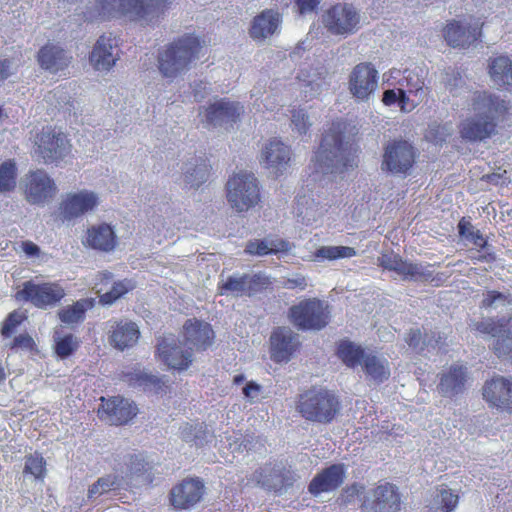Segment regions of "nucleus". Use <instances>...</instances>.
I'll return each mask as SVG.
<instances>
[{
  "label": "nucleus",
  "mask_w": 512,
  "mask_h": 512,
  "mask_svg": "<svg viewBox=\"0 0 512 512\" xmlns=\"http://www.w3.org/2000/svg\"><path fill=\"white\" fill-rule=\"evenodd\" d=\"M476 114L466 118L460 125V135L470 142H481L497 133L498 124L508 114L506 102L486 91H478L472 99Z\"/></svg>",
  "instance_id": "1"
},
{
  "label": "nucleus",
  "mask_w": 512,
  "mask_h": 512,
  "mask_svg": "<svg viewBox=\"0 0 512 512\" xmlns=\"http://www.w3.org/2000/svg\"><path fill=\"white\" fill-rule=\"evenodd\" d=\"M345 126L341 120L333 122L330 129L323 134L314 157L317 172L343 173L358 166L357 149L343 141Z\"/></svg>",
  "instance_id": "2"
},
{
  "label": "nucleus",
  "mask_w": 512,
  "mask_h": 512,
  "mask_svg": "<svg viewBox=\"0 0 512 512\" xmlns=\"http://www.w3.org/2000/svg\"><path fill=\"white\" fill-rule=\"evenodd\" d=\"M170 5L171 0H97L91 17L107 20L123 15L151 22L163 16Z\"/></svg>",
  "instance_id": "3"
},
{
  "label": "nucleus",
  "mask_w": 512,
  "mask_h": 512,
  "mask_svg": "<svg viewBox=\"0 0 512 512\" xmlns=\"http://www.w3.org/2000/svg\"><path fill=\"white\" fill-rule=\"evenodd\" d=\"M295 408L307 421L330 424L340 413L341 402L332 390L312 386L298 395Z\"/></svg>",
  "instance_id": "4"
},
{
  "label": "nucleus",
  "mask_w": 512,
  "mask_h": 512,
  "mask_svg": "<svg viewBox=\"0 0 512 512\" xmlns=\"http://www.w3.org/2000/svg\"><path fill=\"white\" fill-rule=\"evenodd\" d=\"M201 44L197 37L185 35L172 42L160 53L158 66L164 77H174L189 68L198 56Z\"/></svg>",
  "instance_id": "5"
},
{
  "label": "nucleus",
  "mask_w": 512,
  "mask_h": 512,
  "mask_svg": "<svg viewBox=\"0 0 512 512\" xmlns=\"http://www.w3.org/2000/svg\"><path fill=\"white\" fill-rule=\"evenodd\" d=\"M65 295V289L58 281L35 283L29 280L22 284L15 298L18 301L29 302L36 308L47 309L59 304Z\"/></svg>",
  "instance_id": "6"
},
{
  "label": "nucleus",
  "mask_w": 512,
  "mask_h": 512,
  "mask_svg": "<svg viewBox=\"0 0 512 512\" xmlns=\"http://www.w3.org/2000/svg\"><path fill=\"white\" fill-rule=\"evenodd\" d=\"M227 199L238 212L249 210L260 200L257 179L252 173H238L227 182Z\"/></svg>",
  "instance_id": "7"
},
{
  "label": "nucleus",
  "mask_w": 512,
  "mask_h": 512,
  "mask_svg": "<svg viewBox=\"0 0 512 512\" xmlns=\"http://www.w3.org/2000/svg\"><path fill=\"white\" fill-rule=\"evenodd\" d=\"M289 318L302 330H320L328 324L327 307L319 299H305L289 309Z\"/></svg>",
  "instance_id": "8"
},
{
  "label": "nucleus",
  "mask_w": 512,
  "mask_h": 512,
  "mask_svg": "<svg viewBox=\"0 0 512 512\" xmlns=\"http://www.w3.org/2000/svg\"><path fill=\"white\" fill-rule=\"evenodd\" d=\"M417 152L406 140L388 143L383 154L382 169L396 175H407L416 162Z\"/></svg>",
  "instance_id": "9"
},
{
  "label": "nucleus",
  "mask_w": 512,
  "mask_h": 512,
  "mask_svg": "<svg viewBox=\"0 0 512 512\" xmlns=\"http://www.w3.org/2000/svg\"><path fill=\"white\" fill-rule=\"evenodd\" d=\"M36 153L43 159L44 163H57L67 156L71 151V144L66 135L56 132L55 128L44 127L35 138Z\"/></svg>",
  "instance_id": "10"
},
{
  "label": "nucleus",
  "mask_w": 512,
  "mask_h": 512,
  "mask_svg": "<svg viewBox=\"0 0 512 512\" xmlns=\"http://www.w3.org/2000/svg\"><path fill=\"white\" fill-rule=\"evenodd\" d=\"M401 494L398 487L383 482L372 488L361 504V512H400Z\"/></svg>",
  "instance_id": "11"
},
{
  "label": "nucleus",
  "mask_w": 512,
  "mask_h": 512,
  "mask_svg": "<svg viewBox=\"0 0 512 512\" xmlns=\"http://www.w3.org/2000/svg\"><path fill=\"white\" fill-rule=\"evenodd\" d=\"M401 95V111L409 113L418 105L427 102L430 89L425 86L423 77L415 70L405 69L398 80Z\"/></svg>",
  "instance_id": "12"
},
{
  "label": "nucleus",
  "mask_w": 512,
  "mask_h": 512,
  "mask_svg": "<svg viewBox=\"0 0 512 512\" xmlns=\"http://www.w3.org/2000/svg\"><path fill=\"white\" fill-rule=\"evenodd\" d=\"M474 329L482 334L497 337L494 352L498 357H507L512 361V317L488 318L474 324Z\"/></svg>",
  "instance_id": "13"
},
{
  "label": "nucleus",
  "mask_w": 512,
  "mask_h": 512,
  "mask_svg": "<svg viewBox=\"0 0 512 512\" xmlns=\"http://www.w3.org/2000/svg\"><path fill=\"white\" fill-rule=\"evenodd\" d=\"M360 17L352 5L337 3L332 5L323 15V23L334 35L354 33L359 25Z\"/></svg>",
  "instance_id": "14"
},
{
  "label": "nucleus",
  "mask_w": 512,
  "mask_h": 512,
  "mask_svg": "<svg viewBox=\"0 0 512 512\" xmlns=\"http://www.w3.org/2000/svg\"><path fill=\"white\" fill-rule=\"evenodd\" d=\"M205 494V485L198 477H188L175 485L169 493L171 506L176 510H188L198 504Z\"/></svg>",
  "instance_id": "15"
},
{
  "label": "nucleus",
  "mask_w": 512,
  "mask_h": 512,
  "mask_svg": "<svg viewBox=\"0 0 512 512\" xmlns=\"http://www.w3.org/2000/svg\"><path fill=\"white\" fill-rule=\"evenodd\" d=\"M378 71L368 62L357 64L351 71L348 81L350 93L358 100H368L378 86Z\"/></svg>",
  "instance_id": "16"
},
{
  "label": "nucleus",
  "mask_w": 512,
  "mask_h": 512,
  "mask_svg": "<svg viewBox=\"0 0 512 512\" xmlns=\"http://www.w3.org/2000/svg\"><path fill=\"white\" fill-rule=\"evenodd\" d=\"M181 335L188 348L196 352L206 351L215 341L212 325L195 317L184 322Z\"/></svg>",
  "instance_id": "17"
},
{
  "label": "nucleus",
  "mask_w": 512,
  "mask_h": 512,
  "mask_svg": "<svg viewBox=\"0 0 512 512\" xmlns=\"http://www.w3.org/2000/svg\"><path fill=\"white\" fill-rule=\"evenodd\" d=\"M100 400L98 416L111 425H125L137 415V406L121 396L101 397Z\"/></svg>",
  "instance_id": "18"
},
{
  "label": "nucleus",
  "mask_w": 512,
  "mask_h": 512,
  "mask_svg": "<svg viewBox=\"0 0 512 512\" xmlns=\"http://www.w3.org/2000/svg\"><path fill=\"white\" fill-rule=\"evenodd\" d=\"M156 357L170 369L178 371L186 370L193 361L192 350L183 349L174 336L158 339Z\"/></svg>",
  "instance_id": "19"
},
{
  "label": "nucleus",
  "mask_w": 512,
  "mask_h": 512,
  "mask_svg": "<svg viewBox=\"0 0 512 512\" xmlns=\"http://www.w3.org/2000/svg\"><path fill=\"white\" fill-rule=\"evenodd\" d=\"M272 284L268 276L244 274L241 277H228L225 282L219 284L218 289L221 295L231 293L236 296H251L257 292L267 289Z\"/></svg>",
  "instance_id": "20"
},
{
  "label": "nucleus",
  "mask_w": 512,
  "mask_h": 512,
  "mask_svg": "<svg viewBox=\"0 0 512 512\" xmlns=\"http://www.w3.org/2000/svg\"><path fill=\"white\" fill-rule=\"evenodd\" d=\"M380 265L389 271H394L401 275L403 279L424 280L433 279V273L428 269L431 265L423 266L417 263H411L404 260L398 254H383L380 259Z\"/></svg>",
  "instance_id": "21"
},
{
  "label": "nucleus",
  "mask_w": 512,
  "mask_h": 512,
  "mask_svg": "<svg viewBox=\"0 0 512 512\" xmlns=\"http://www.w3.org/2000/svg\"><path fill=\"white\" fill-rule=\"evenodd\" d=\"M482 395L491 406L512 413V381L496 376L485 382Z\"/></svg>",
  "instance_id": "22"
},
{
  "label": "nucleus",
  "mask_w": 512,
  "mask_h": 512,
  "mask_svg": "<svg viewBox=\"0 0 512 512\" xmlns=\"http://www.w3.org/2000/svg\"><path fill=\"white\" fill-rule=\"evenodd\" d=\"M299 347L298 336L285 327H277L270 336V355L276 363L288 362Z\"/></svg>",
  "instance_id": "23"
},
{
  "label": "nucleus",
  "mask_w": 512,
  "mask_h": 512,
  "mask_svg": "<svg viewBox=\"0 0 512 512\" xmlns=\"http://www.w3.org/2000/svg\"><path fill=\"white\" fill-rule=\"evenodd\" d=\"M459 236L472 243L479 252L476 256H470L471 260L476 262L492 263L496 261V254L493 251H485L488 248V238L476 229L467 217H462L457 225Z\"/></svg>",
  "instance_id": "24"
},
{
  "label": "nucleus",
  "mask_w": 512,
  "mask_h": 512,
  "mask_svg": "<svg viewBox=\"0 0 512 512\" xmlns=\"http://www.w3.org/2000/svg\"><path fill=\"white\" fill-rule=\"evenodd\" d=\"M54 181L43 170L32 171L27 176L25 194L28 202L42 204L56 193Z\"/></svg>",
  "instance_id": "25"
},
{
  "label": "nucleus",
  "mask_w": 512,
  "mask_h": 512,
  "mask_svg": "<svg viewBox=\"0 0 512 512\" xmlns=\"http://www.w3.org/2000/svg\"><path fill=\"white\" fill-rule=\"evenodd\" d=\"M346 469L344 464H332L318 472L308 485V492L313 496L332 492L344 482Z\"/></svg>",
  "instance_id": "26"
},
{
  "label": "nucleus",
  "mask_w": 512,
  "mask_h": 512,
  "mask_svg": "<svg viewBox=\"0 0 512 512\" xmlns=\"http://www.w3.org/2000/svg\"><path fill=\"white\" fill-rule=\"evenodd\" d=\"M139 337V328L132 321H114L108 331L110 345L120 351L133 347L138 342Z\"/></svg>",
  "instance_id": "27"
},
{
  "label": "nucleus",
  "mask_w": 512,
  "mask_h": 512,
  "mask_svg": "<svg viewBox=\"0 0 512 512\" xmlns=\"http://www.w3.org/2000/svg\"><path fill=\"white\" fill-rule=\"evenodd\" d=\"M484 23L473 28H465L458 21H450L443 31L447 44L453 48H466L482 36Z\"/></svg>",
  "instance_id": "28"
},
{
  "label": "nucleus",
  "mask_w": 512,
  "mask_h": 512,
  "mask_svg": "<svg viewBox=\"0 0 512 512\" xmlns=\"http://www.w3.org/2000/svg\"><path fill=\"white\" fill-rule=\"evenodd\" d=\"M243 112L242 106L225 100L217 101L206 108L205 122L207 125L235 123Z\"/></svg>",
  "instance_id": "29"
},
{
  "label": "nucleus",
  "mask_w": 512,
  "mask_h": 512,
  "mask_svg": "<svg viewBox=\"0 0 512 512\" xmlns=\"http://www.w3.org/2000/svg\"><path fill=\"white\" fill-rule=\"evenodd\" d=\"M98 203L93 192L69 194L61 204V212L65 219L76 218L92 210Z\"/></svg>",
  "instance_id": "30"
},
{
  "label": "nucleus",
  "mask_w": 512,
  "mask_h": 512,
  "mask_svg": "<svg viewBox=\"0 0 512 512\" xmlns=\"http://www.w3.org/2000/svg\"><path fill=\"white\" fill-rule=\"evenodd\" d=\"M116 39L102 35L97 40L90 54V62L96 70H109L117 61L113 49Z\"/></svg>",
  "instance_id": "31"
},
{
  "label": "nucleus",
  "mask_w": 512,
  "mask_h": 512,
  "mask_svg": "<svg viewBox=\"0 0 512 512\" xmlns=\"http://www.w3.org/2000/svg\"><path fill=\"white\" fill-rule=\"evenodd\" d=\"M262 161L268 168L275 170V174L281 173L291 159L290 148L277 139L270 140L261 154Z\"/></svg>",
  "instance_id": "32"
},
{
  "label": "nucleus",
  "mask_w": 512,
  "mask_h": 512,
  "mask_svg": "<svg viewBox=\"0 0 512 512\" xmlns=\"http://www.w3.org/2000/svg\"><path fill=\"white\" fill-rule=\"evenodd\" d=\"M37 61L41 68L57 73L68 67L71 57L59 46L46 44L39 50Z\"/></svg>",
  "instance_id": "33"
},
{
  "label": "nucleus",
  "mask_w": 512,
  "mask_h": 512,
  "mask_svg": "<svg viewBox=\"0 0 512 512\" xmlns=\"http://www.w3.org/2000/svg\"><path fill=\"white\" fill-rule=\"evenodd\" d=\"M466 381V367L463 365H452L447 372L441 375L438 390L444 396H455L463 392Z\"/></svg>",
  "instance_id": "34"
},
{
  "label": "nucleus",
  "mask_w": 512,
  "mask_h": 512,
  "mask_svg": "<svg viewBox=\"0 0 512 512\" xmlns=\"http://www.w3.org/2000/svg\"><path fill=\"white\" fill-rule=\"evenodd\" d=\"M280 23V14L271 9H266L253 19L250 36L256 40H263L274 34Z\"/></svg>",
  "instance_id": "35"
},
{
  "label": "nucleus",
  "mask_w": 512,
  "mask_h": 512,
  "mask_svg": "<svg viewBox=\"0 0 512 512\" xmlns=\"http://www.w3.org/2000/svg\"><path fill=\"white\" fill-rule=\"evenodd\" d=\"M488 73L496 85L512 90V58L510 56L499 55L491 58Z\"/></svg>",
  "instance_id": "36"
},
{
  "label": "nucleus",
  "mask_w": 512,
  "mask_h": 512,
  "mask_svg": "<svg viewBox=\"0 0 512 512\" xmlns=\"http://www.w3.org/2000/svg\"><path fill=\"white\" fill-rule=\"evenodd\" d=\"M94 306V298H82L60 309L57 315L62 323L73 328L85 320L86 312Z\"/></svg>",
  "instance_id": "37"
},
{
  "label": "nucleus",
  "mask_w": 512,
  "mask_h": 512,
  "mask_svg": "<svg viewBox=\"0 0 512 512\" xmlns=\"http://www.w3.org/2000/svg\"><path fill=\"white\" fill-rule=\"evenodd\" d=\"M87 244L97 250L110 251L116 244V236L111 226L100 224L87 231Z\"/></svg>",
  "instance_id": "38"
},
{
  "label": "nucleus",
  "mask_w": 512,
  "mask_h": 512,
  "mask_svg": "<svg viewBox=\"0 0 512 512\" xmlns=\"http://www.w3.org/2000/svg\"><path fill=\"white\" fill-rule=\"evenodd\" d=\"M123 379L128 382L129 385L139 386L144 390L151 391L156 394L165 392L167 388V385L162 378L140 370L124 373Z\"/></svg>",
  "instance_id": "39"
},
{
  "label": "nucleus",
  "mask_w": 512,
  "mask_h": 512,
  "mask_svg": "<svg viewBox=\"0 0 512 512\" xmlns=\"http://www.w3.org/2000/svg\"><path fill=\"white\" fill-rule=\"evenodd\" d=\"M360 365L365 374L376 383H383L390 377L388 361L378 357L376 354H366Z\"/></svg>",
  "instance_id": "40"
},
{
  "label": "nucleus",
  "mask_w": 512,
  "mask_h": 512,
  "mask_svg": "<svg viewBox=\"0 0 512 512\" xmlns=\"http://www.w3.org/2000/svg\"><path fill=\"white\" fill-rule=\"evenodd\" d=\"M290 250L289 242L283 239L251 240L246 244L245 253L249 255L265 256L277 254L279 252H288Z\"/></svg>",
  "instance_id": "41"
},
{
  "label": "nucleus",
  "mask_w": 512,
  "mask_h": 512,
  "mask_svg": "<svg viewBox=\"0 0 512 512\" xmlns=\"http://www.w3.org/2000/svg\"><path fill=\"white\" fill-rule=\"evenodd\" d=\"M337 356L346 366L355 368L362 363L366 353L361 346L349 340H342L337 346Z\"/></svg>",
  "instance_id": "42"
},
{
  "label": "nucleus",
  "mask_w": 512,
  "mask_h": 512,
  "mask_svg": "<svg viewBox=\"0 0 512 512\" xmlns=\"http://www.w3.org/2000/svg\"><path fill=\"white\" fill-rule=\"evenodd\" d=\"M405 342L409 347L416 350L418 353H422L425 349L432 347L436 348L439 345L444 344V339L440 334H433L430 338L427 335H423L419 328L410 329L405 337Z\"/></svg>",
  "instance_id": "43"
},
{
  "label": "nucleus",
  "mask_w": 512,
  "mask_h": 512,
  "mask_svg": "<svg viewBox=\"0 0 512 512\" xmlns=\"http://www.w3.org/2000/svg\"><path fill=\"white\" fill-rule=\"evenodd\" d=\"M80 343V339L71 333L54 337L53 351L58 358L66 359L75 354Z\"/></svg>",
  "instance_id": "44"
},
{
  "label": "nucleus",
  "mask_w": 512,
  "mask_h": 512,
  "mask_svg": "<svg viewBox=\"0 0 512 512\" xmlns=\"http://www.w3.org/2000/svg\"><path fill=\"white\" fill-rule=\"evenodd\" d=\"M46 465L43 455L36 451L25 456L23 473L33 476L35 480L43 481L47 474Z\"/></svg>",
  "instance_id": "45"
},
{
  "label": "nucleus",
  "mask_w": 512,
  "mask_h": 512,
  "mask_svg": "<svg viewBox=\"0 0 512 512\" xmlns=\"http://www.w3.org/2000/svg\"><path fill=\"white\" fill-rule=\"evenodd\" d=\"M17 167L14 160L4 161L0 165V192H11L16 187Z\"/></svg>",
  "instance_id": "46"
},
{
  "label": "nucleus",
  "mask_w": 512,
  "mask_h": 512,
  "mask_svg": "<svg viewBox=\"0 0 512 512\" xmlns=\"http://www.w3.org/2000/svg\"><path fill=\"white\" fill-rule=\"evenodd\" d=\"M357 252L353 247L348 246H322L314 252L316 259L337 260L341 258H351L356 256Z\"/></svg>",
  "instance_id": "47"
},
{
  "label": "nucleus",
  "mask_w": 512,
  "mask_h": 512,
  "mask_svg": "<svg viewBox=\"0 0 512 512\" xmlns=\"http://www.w3.org/2000/svg\"><path fill=\"white\" fill-rule=\"evenodd\" d=\"M119 487V480L117 476L106 475L99 478L94 484L88 489V498H95L101 496L111 490Z\"/></svg>",
  "instance_id": "48"
},
{
  "label": "nucleus",
  "mask_w": 512,
  "mask_h": 512,
  "mask_svg": "<svg viewBox=\"0 0 512 512\" xmlns=\"http://www.w3.org/2000/svg\"><path fill=\"white\" fill-rule=\"evenodd\" d=\"M133 288L134 285L129 280L117 281L113 284L110 291L100 295L99 301L103 305H111Z\"/></svg>",
  "instance_id": "49"
},
{
  "label": "nucleus",
  "mask_w": 512,
  "mask_h": 512,
  "mask_svg": "<svg viewBox=\"0 0 512 512\" xmlns=\"http://www.w3.org/2000/svg\"><path fill=\"white\" fill-rule=\"evenodd\" d=\"M26 319L23 312L14 310L10 312L2 323L0 333L3 337H10L15 329Z\"/></svg>",
  "instance_id": "50"
},
{
  "label": "nucleus",
  "mask_w": 512,
  "mask_h": 512,
  "mask_svg": "<svg viewBox=\"0 0 512 512\" xmlns=\"http://www.w3.org/2000/svg\"><path fill=\"white\" fill-rule=\"evenodd\" d=\"M458 495L452 493L448 489H440L436 495V502L438 503V509L442 512H451L458 504Z\"/></svg>",
  "instance_id": "51"
},
{
  "label": "nucleus",
  "mask_w": 512,
  "mask_h": 512,
  "mask_svg": "<svg viewBox=\"0 0 512 512\" xmlns=\"http://www.w3.org/2000/svg\"><path fill=\"white\" fill-rule=\"evenodd\" d=\"M449 135V131L445 125L438 123L430 124L425 133V138L434 144H441Z\"/></svg>",
  "instance_id": "52"
},
{
  "label": "nucleus",
  "mask_w": 512,
  "mask_h": 512,
  "mask_svg": "<svg viewBox=\"0 0 512 512\" xmlns=\"http://www.w3.org/2000/svg\"><path fill=\"white\" fill-rule=\"evenodd\" d=\"M35 347V341L28 333L19 334L13 339V341L9 345V348L11 350L22 349L32 351L35 349Z\"/></svg>",
  "instance_id": "53"
},
{
  "label": "nucleus",
  "mask_w": 512,
  "mask_h": 512,
  "mask_svg": "<svg viewBox=\"0 0 512 512\" xmlns=\"http://www.w3.org/2000/svg\"><path fill=\"white\" fill-rule=\"evenodd\" d=\"M481 180L484 182H487L489 184H492L494 186H507L511 180L508 176V173L506 170L499 169L498 172H492L485 174L481 177Z\"/></svg>",
  "instance_id": "54"
},
{
  "label": "nucleus",
  "mask_w": 512,
  "mask_h": 512,
  "mask_svg": "<svg viewBox=\"0 0 512 512\" xmlns=\"http://www.w3.org/2000/svg\"><path fill=\"white\" fill-rule=\"evenodd\" d=\"M496 302H501L502 304H504L506 302L510 303L511 300H509L508 296L505 295L504 293H501L496 290H490L484 295V298L481 302V307L488 309L491 308Z\"/></svg>",
  "instance_id": "55"
},
{
  "label": "nucleus",
  "mask_w": 512,
  "mask_h": 512,
  "mask_svg": "<svg viewBox=\"0 0 512 512\" xmlns=\"http://www.w3.org/2000/svg\"><path fill=\"white\" fill-rule=\"evenodd\" d=\"M291 115V122L295 126V128L298 130L300 134L306 133L309 124H308V116L306 113L299 109V110H292Z\"/></svg>",
  "instance_id": "56"
},
{
  "label": "nucleus",
  "mask_w": 512,
  "mask_h": 512,
  "mask_svg": "<svg viewBox=\"0 0 512 512\" xmlns=\"http://www.w3.org/2000/svg\"><path fill=\"white\" fill-rule=\"evenodd\" d=\"M208 175L207 166L204 164L203 168H194L193 172L187 171L186 174V182L190 184L191 187L199 186L202 182L206 180V176Z\"/></svg>",
  "instance_id": "57"
},
{
  "label": "nucleus",
  "mask_w": 512,
  "mask_h": 512,
  "mask_svg": "<svg viewBox=\"0 0 512 512\" xmlns=\"http://www.w3.org/2000/svg\"><path fill=\"white\" fill-rule=\"evenodd\" d=\"M320 0H295L298 12L301 15L316 11L320 5Z\"/></svg>",
  "instance_id": "58"
},
{
  "label": "nucleus",
  "mask_w": 512,
  "mask_h": 512,
  "mask_svg": "<svg viewBox=\"0 0 512 512\" xmlns=\"http://www.w3.org/2000/svg\"><path fill=\"white\" fill-rule=\"evenodd\" d=\"M382 101L386 106H391L395 103H398L399 108L401 109L400 88H398L397 91L394 89L385 90L383 93Z\"/></svg>",
  "instance_id": "59"
},
{
  "label": "nucleus",
  "mask_w": 512,
  "mask_h": 512,
  "mask_svg": "<svg viewBox=\"0 0 512 512\" xmlns=\"http://www.w3.org/2000/svg\"><path fill=\"white\" fill-rule=\"evenodd\" d=\"M307 286L306 278L303 275H297L294 278H287L283 282V287L287 289H300L304 290Z\"/></svg>",
  "instance_id": "60"
},
{
  "label": "nucleus",
  "mask_w": 512,
  "mask_h": 512,
  "mask_svg": "<svg viewBox=\"0 0 512 512\" xmlns=\"http://www.w3.org/2000/svg\"><path fill=\"white\" fill-rule=\"evenodd\" d=\"M260 392L261 386L253 381L248 382L246 386L243 388L244 396L250 401H253L255 398H258Z\"/></svg>",
  "instance_id": "61"
},
{
  "label": "nucleus",
  "mask_w": 512,
  "mask_h": 512,
  "mask_svg": "<svg viewBox=\"0 0 512 512\" xmlns=\"http://www.w3.org/2000/svg\"><path fill=\"white\" fill-rule=\"evenodd\" d=\"M20 246L27 257H38L40 255V248L30 240L22 241Z\"/></svg>",
  "instance_id": "62"
},
{
  "label": "nucleus",
  "mask_w": 512,
  "mask_h": 512,
  "mask_svg": "<svg viewBox=\"0 0 512 512\" xmlns=\"http://www.w3.org/2000/svg\"><path fill=\"white\" fill-rule=\"evenodd\" d=\"M146 465L147 463H145L142 459L135 455L131 457L129 470L131 474H138L143 471H146Z\"/></svg>",
  "instance_id": "63"
},
{
  "label": "nucleus",
  "mask_w": 512,
  "mask_h": 512,
  "mask_svg": "<svg viewBox=\"0 0 512 512\" xmlns=\"http://www.w3.org/2000/svg\"><path fill=\"white\" fill-rule=\"evenodd\" d=\"M196 427H194L192 424L186 423L185 426L181 430L182 438L185 441H195L199 438L197 434L193 433V430H195Z\"/></svg>",
  "instance_id": "64"
}]
</instances>
